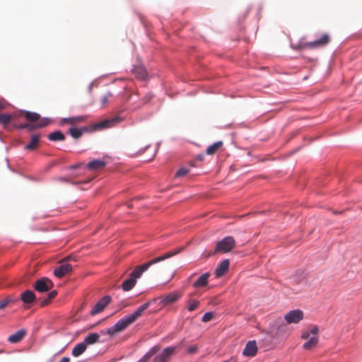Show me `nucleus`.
I'll use <instances>...</instances> for the list:
<instances>
[{
    "label": "nucleus",
    "instance_id": "1",
    "mask_svg": "<svg viewBox=\"0 0 362 362\" xmlns=\"http://www.w3.org/2000/svg\"><path fill=\"white\" fill-rule=\"evenodd\" d=\"M183 250L182 247L175 249L172 251L168 252L158 257H156L149 262L142 264L136 266L134 269L131 272L129 277L123 281L122 284V288L124 291H129L134 288L136 285V279L140 278L143 273L146 272L151 265L158 263L161 261L167 259L178 253Z\"/></svg>",
    "mask_w": 362,
    "mask_h": 362
},
{
    "label": "nucleus",
    "instance_id": "2",
    "mask_svg": "<svg viewBox=\"0 0 362 362\" xmlns=\"http://www.w3.org/2000/svg\"><path fill=\"white\" fill-rule=\"evenodd\" d=\"M150 304V302H147L143 304L139 307L134 313L119 320L114 326L107 329V334L110 336H113L115 334L125 329L129 325L134 323L139 317L142 315L143 313L149 307Z\"/></svg>",
    "mask_w": 362,
    "mask_h": 362
},
{
    "label": "nucleus",
    "instance_id": "3",
    "mask_svg": "<svg viewBox=\"0 0 362 362\" xmlns=\"http://www.w3.org/2000/svg\"><path fill=\"white\" fill-rule=\"evenodd\" d=\"M287 331V324L284 323L282 320L278 319L270 325L269 333L272 337L279 339L286 335Z\"/></svg>",
    "mask_w": 362,
    "mask_h": 362
},
{
    "label": "nucleus",
    "instance_id": "4",
    "mask_svg": "<svg viewBox=\"0 0 362 362\" xmlns=\"http://www.w3.org/2000/svg\"><path fill=\"white\" fill-rule=\"evenodd\" d=\"M235 246V240L232 236H227L218 242L214 252L215 253H227Z\"/></svg>",
    "mask_w": 362,
    "mask_h": 362
},
{
    "label": "nucleus",
    "instance_id": "5",
    "mask_svg": "<svg viewBox=\"0 0 362 362\" xmlns=\"http://www.w3.org/2000/svg\"><path fill=\"white\" fill-rule=\"evenodd\" d=\"M330 42V36L328 33L322 35L318 39L308 42L305 44V47L310 49H317L324 47Z\"/></svg>",
    "mask_w": 362,
    "mask_h": 362
},
{
    "label": "nucleus",
    "instance_id": "6",
    "mask_svg": "<svg viewBox=\"0 0 362 362\" xmlns=\"http://www.w3.org/2000/svg\"><path fill=\"white\" fill-rule=\"evenodd\" d=\"M304 317L303 312L300 309H296L288 312L284 315V320L286 324H298Z\"/></svg>",
    "mask_w": 362,
    "mask_h": 362
},
{
    "label": "nucleus",
    "instance_id": "7",
    "mask_svg": "<svg viewBox=\"0 0 362 362\" xmlns=\"http://www.w3.org/2000/svg\"><path fill=\"white\" fill-rule=\"evenodd\" d=\"M70 259L71 257H69L62 261L61 265L56 268L54 271V274L55 276L57 278H62L66 274L71 272L73 267L71 264L68 262V260Z\"/></svg>",
    "mask_w": 362,
    "mask_h": 362
},
{
    "label": "nucleus",
    "instance_id": "8",
    "mask_svg": "<svg viewBox=\"0 0 362 362\" xmlns=\"http://www.w3.org/2000/svg\"><path fill=\"white\" fill-rule=\"evenodd\" d=\"M54 286L52 281L46 277H42L38 279L35 285L34 288L37 291L39 292H47L52 289Z\"/></svg>",
    "mask_w": 362,
    "mask_h": 362
},
{
    "label": "nucleus",
    "instance_id": "9",
    "mask_svg": "<svg viewBox=\"0 0 362 362\" xmlns=\"http://www.w3.org/2000/svg\"><path fill=\"white\" fill-rule=\"evenodd\" d=\"M181 298V293L178 292H171L165 296H160V304L162 307H166L169 305H172L180 300Z\"/></svg>",
    "mask_w": 362,
    "mask_h": 362
},
{
    "label": "nucleus",
    "instance_id": "10",
    "mask_svg": "<svg viewBox=\"0 0 362 362\" xmlns=\"http://www.w3.org/2000/svg\"><path fill=\"white\" fill-rule=\"evenodd\" d=\"M111 297L110 296H105L103 297L92 308L90 312L91 315H95L102 312L104 308L110 303Z\"/></svg>",
    "mask_w": 362,
    "mask_h": 362
},
{
    "label": "nucleus",
    "instance_id": "11",
    "mask_svg": "<svg viewBox=\"0 0 362 362\" xmlns=\"http://www.w3.org/2000/svg\"><path fill=\"white\" fill-rule=\"evenodd\" d=\"M175 347L169 346L163 349L162 353L158 354L153 359L154 362H168L170 356L175 353Z\"/></svg>",
    "mask_w": 362,
    "mask_h": 362
},
{
    "label": "nucleus",
    "instance_id": "12",
    "mask_svg": "<svg viewBox=\"0 0 362 362\" xmlns=\"http://www.w3.org/2000/svg\"><path fill=\"white\" fill-rule=\"evenodd\" d=\"M120 121L119 117H114L110 119H107L103 121L99 122L94 124L93 127L95 129H101L110 128L115 126L117 123Z\"/></svg>",
    "mask_w": 362,
    "mask_h": 362
},
{
    "label": "nucleus",
    "instance_id": "13",
    "mask_svg": "<svg viewBox=\"0 0 362 362\" xmlns=\"http://www.w3.org/2000/svg\"><path fill=\"white\" fill-rule=\"evenodd\" d=\"M257 352V346L256 341H249L246 345L245 349L243 351V354L245 356L252 357L256 355Z\"/></svg>",
    "mask_w": 362,
    "mask_h": 362
},
{
    "label": "nucleus",
    "instance_id": "14",
    "mask_svg": "<svg viewBox=\"0 0 362 362\" xmlns=\"http://www.w3.org/2000/svg\"><path fill=\"white\" fill-rule=\"evenodd\" d=\"M230 265L229 259H224L218 264L215 270V274L217 277L223 276L228 270Z\"/></svg>",
    "mask_w": 362,
    "mask_h": 362
},
{
    "label": "nucleus",
    "instance_id": "15",
    "mask_svg": "<svg viewBox=\"0 0 362 362\" xmlns=\"http://www.w3.org/2000/svg\"><path fill=\"white\" fill-rule=\"evenodd\" d=\"M49 124V119L47 118L42 119L36 124H23L19 126V128L28 129V130H33L37 128H42L47 126Z\"/></svg>",
    "mask_w": 362,
    "mask_h": 362
},
{
    "label": "nucleus",
    "instance_id": "16",
    "mask_svg": "<svg viewBox=\"0 0 362 362\" xmlns=\"http://www.w3.org/2000/svg\"><path fill=\"white\" fill-rule=\"evenodd\" d=\"M25 334L26 332L25 329H19L14 334L10 335L8 338V341L12 344L18 343L23 339Z\"/></svg>",
    "mask_w": 362,
    "mask_h": 362
},
{
    "label": "nucleus",
    "instance_id": "17",
    "mask_svg": "<svg viewBox=\"0 0 362 362\" xmlns=\"http://www.w3.org/2000/svg\"><path fill=\"white\" fill-rule=\"evenodd\" d=\"M86 119V116H77L69 118H63L60 123L61 124H69L71 125H75L76 124L83 122Z\"/></svg>",
    "mask_w": 362,
    "mask_h": 362
},
{
    "label": "nucleus",
    "instance_id": "18",
    "mask_svg": "<svg viewBox=\"0 0 362 362\" xmlns=\"http://www.w3.org/2000/svg\"><path fill=\"white\" fill-rule=\"evenodd\" d=\"M209 276L210 274L208 272L203 274L196 281L194 282L193 287L198 288L206 286L208 284V279Z\"/></svg>",
    "mask_w": 362,
    "mask_h": 362
},
{
    "label": "nucleus",
    "instance_id": "19",
    "mask_svg": "<svg viewBox=\"0 0 362 362\" xmlns=\"http://www.w3.org/2000/svg\"><path fill=\"white\" fill-rule=\"evenodd\" d=\"M106 163L103 160H93L87 164L90 170H99L105 168Z\"/></svg>",
    "mask_w": 362,
    "mask_h": 362
},
{
    "label": "nucleus",
    "instance_id": "20",
    "mask_svg": "<svg viewBox=\"0 0 362 362\" xmlns=\"http://www.w3.org/2000/svg\"><path fill=\"white\" fill-rule=\"evenodd\" d=\"M21 299L24 303H31L35 300V295L33 291L27 290L21 293Z\"/></svg>",
    "mask_w": 362,
    "mask_h": 362
},
{
    "label": "nucleus",
    "instance_id": "21",
    "mask_svg": "<svg viewBox=\"0 0 362 362\" xmlns=\"http://www.w3.org/2000/svg\"><path fill=\"white\" fill-rule=\"evenodd\" d=\"M132 72L139 79L144 80L146 78V70L143 66H136L133 68Z\"/></svg>",
    "mask_w": 362,
    "mask_h": 362
},
{
    "label": "nucleus",
    "instance_id": "22",
    "mask_svg": "<svg viewBox=\"0 0 362 362\" xmlns=\"http://www.w3.org/2000/svg\"><path fill=\"white\" fill-rule=\"evenodd\" d=\"M39 140L40 136L38 134H33L30 141L25 146V148L29 151L36 149L38 146Z\"/></svg>",
    "mask_w": 362,
    "mask_h": 362
},
{
    "label": "nucleus",
    "instance_id": "23",
    "mask_svg": "<svg viewBox=\"0 0 362 362\" xmlns=\"http://www.w3.org/2000/svg\"><path fill=\"white\" fill-rule=\"evenodd\" d=\"M319 329L316 325H310L307 330L303 332L301 338L303 339H308L310 334L317 335L318 334Z\"/></svg>",
    "mask_w": 362,
    "mask_h": 362
},
{
    "label": "nucleus",
    "instance_id": "24",
    "mask_svg": "<svg viewBox=\"0 0 362 362\" xmlns=\"http://www.w3.org/2000/svg\"><path fill=\"white\" fill-rule=\"evenodd\" d=\"M319 339L317 337V335H313V337H310L308 341L305 342L303 345V347L305 350H310L318 344Z\"/></svg>",
    "mask_w": 362,
    "mask_h": 362
},
{
    "label": "nucleus",
    "instance_id": "25",
    "mask_svg": "<svg viewBox=\"0 0 362 362\" xmlns=\"http://www.w3.org/2000/svg\"><path fill=\"white\" fill-rule=\"evenodd\" d=\"M87 130L86 128H76L71 127L69 129V133L70 135L75 139H78L81 138L83 135V133Z\"/></svg>",
    "mask_w": 362,
    "mask_h": 362
},
{
    "label": "nucleus",
    "instance_id": "26",
    "mask_svg": "<svg viewBox=\"0 0 362 362\" xmlns=\"http://www.w3.org/2000/svg\"><path fill=\"white\" fill-rule=\"evenodd\" d=\"M87 346L85 343L81 342L76 344L72 349V355L75 357H78L81 355L86 350Z\"/></svg>",
    "mask_w": 362,
    "mask_h": 362
},
{
    "label": "nucleus",
    "instance_id": "27",
    "mask_svg": "<svg viewBox=\"0 0 362 362\" xmlns=\"http://www.w3.org/2000/svg\"><path fill=\"white\" fill-rule=\"evenodd\" d=\"M159 348L158 346L152 347L141 358H140L137 362H148L149 359L154 356L158 351Z\"/></svg>",
    "mask_w": 362,
    "mask_h": 362
},
{
    "label": "nucleus",
    "instance_id": "28",
    "mask_svg": "<svg viewBox=\"0 0 362 362\" xmlns=\"http://www.w3.org/2000/svg\"><path fill=\"white\" fill-rule=\"evenodd\" d=\"M223 146V142L221 141H216L213 144L210 145L206 149V153L208 155H214L216 153V151L221 148Z\"/></svg>",
    "mask_w": 362,
    "mask_h": 362
},
{
    "label": "nucleus",
    "instance_id": "29",
    "mask_svg": "<svg viewBox=\"0 0 362 362\" xmlns=\"http://www.w3.org/2000/svg\"><path fill=\"white\" fill-rule=\"evenodd\" d=\"M48 139L52 141H64L65 136L61 131H56L49 134Z\"/></svg>",
    "mask_w": 362,
    "mask_h": 362
},
{
    "label": "nucleus",
    "instance_id": "30",
    "mask_svg": "<svg viewBox=\"0 0 362 362\" xmlns=\"http://www.w3.org/2000/svg\"><path fill=\"white\" fill-rule=\"evenodd\" d=\"M99 338L100 336L98 334L91 333L84 339L83 343H85L86 346H87L88 344H93L98 342Z\"/></svg>",
    "mask_w": 362,
    "mask_h": 362
},
{
    "label": "nucleus",
    "instance_id": "31",
    "mask_svg": "<svg viewBox=\"0 0 362 362\" xmlns=\"http://www.w3.org/2000/svg\"><path fill=\"white\" fill-rule=\"evenodd\" d=\"M112 97V93L110 91L105 93L100 97V103L101 107H105L109 103L110 99Z\"/></svg>",
    "mask_w": 362,
    "mask_h": 362
},
{
    "label": "nucleus",
    "instance_id": "32",
    "mask_svg": "<svg viewBox=\"0 0 362 362\" xmlns=\"http://www.w3.org/2000/svg\"><path fill=\"white\" fill-rule=\"evenodd\" d=\"M24 116L25 119L30 122H36L40 117V115L38 113L29 111L25 112Z\"/></svg>",
    "mask_w": 362,
    "mask_h": 362
},
{
    "label": "nucleus",
    "instance_id": "33",
    "mask_svg": "<svg viewBox=\"0 0 362 362\" xmlns=\"http://www.w3.org/2000/svg\"><path fill=\"white\" fill-rule=\"evenodd\" d=\"M199 305V301L195 299H189L187 301V309L192 312L195 310Z\"/></svg>",
    "mask_w": 362,
    "mask_h": 362
},
{
    "label": "nucleus",
    "instance_id": "34",
    "mask_svg": "<svg viewBox=\"0 0 362 362\" xmlns=\"http://www.w3.org/2000/svg\"><path fill=\"white\" fill-rule=\"evenodd\" d=\"M57 295V291L55 290H53L52 291H50L48 295H47V297L46 298H45L42 302H41V305L42 306H45V305H47L49 303V302L51 301V300H52L53 298H54Z\"/></svg>",
    "mask_w": 362,
    "mask_h": 362
},
{
    "label": "nucleus",
    "instance_id": "35",
    "mask_svg": "<svg viewBox=\"0 0 362 362\" xmlns=\"http://www.w3.org/2000/svg\"><path fill=\"white\" fill-rule=\"evenodd\" d=\"M11 118L9 114H0V123L6 126L11 121Z\"/></svg>",
    "mask_w": 362,
    "mask_h": 362
},
{
    "label": "nucleus",
    "instance_id": "36",
    "mask_svg": "<svg viewBox=\"0 0 362 362\" xmlns=\"http://www.w3.org/2000/svg\"><path fill=\"white\" fill-rule=\"evenodd\" d=\"M12 301V299L9 297L0 300V310L6 308Z\"/></svg>",
    "mask_w": 362,
    "mask_h": 362
},
{
    "label": "nucleus",
    "instance_id": "37",
    "mask_svg": "<svg viewBox=\"0 0 362 362\" xmlns=\"http://www.w3.org/2000/svg\"><path fill=\"white\" fill-rule=\"evenodd\" d=\"M189 172V170L185 168H180L176 173L177 177H182L187 175Z\"/></svg>",
    "mask_w": 362,
    "mask_h": 362
},
{
    "label": "nucleus",
    "instance_id": "38",
    "mask_svg": "<svg viewBox=\"0 0 362 362\" xmlns=\"http://www.w3.org/2000/svg\"><path fill=\"white\" fill-rule=\"evenodd\" d=\"M213 316L212 313H206L202 317V321L205 322H209L213 318Z\"/></svg>",
    "mask_w": 362,
    "mask_h": 362
},
{
    "label": "nucleus",
    "instance_id": "39",
    "mask_svg": "<svg viewBox=\"0 0 362 362\" xmlns=\"http://www.w3.org/2000/svg\"><path fill=\"white\" fill-rule=\"evenodd\" d=\"M8 103L4 99H0V111L6 108Z\"/></svg>",
    "mask_w": 362,
    "mask_h": 362
},
{
    "label": "nucleus",
    "instance_id": "40",
    "mask_svg": "<svg viewBox=\"0 0 362 362\" xmlns=\"http://www.w3.org/2000/svg\"><path fill=\"white\" fill-rule=\"evenodd\" d=\"M187 351H188V353L189 354H194L197 352V347L196 346H189L188 349H187Z\"/></svg>",
    "mask_w": 362,
    "mask_h": 362
},
{
    "label": "nucleus",
    "instance_id": "41",
    "mask_svg": "<svg viewBox=\"0 0 362 362\" xmlns=\"http://www.w3.org/2000/svg\"><path fill=\"white\" fill-rule=\"evenodd\" d=\"M70 359L67 357L62 358L59 362H69Z\"/></svg>",
    "mask_w": 362,
    "mask_h": 362
},
{
    "label": "nucleus",
    "instance_id": "42",
    "mask_svg": "<svg viewBox=\"0 0 362 362\" xmlns=\"http://www.w3.org/2000/svg\"><path fill=\"white\" fill-rule=\"evenodd\" d=\"M59 180L60 181H64V182H70V181H69L68 179L64 178V177H60Z\"/></svg>",
    "mask_w": 362,
    "mask_h": 362
},
{
    "label": "nucleus",
    "instance_id": "43",
    "mask_svg": "<svg viewBox=\"0 0 362 362\" xmlns=\"http://www.w3.org/2000/svg\"><path fill=\"white\" fill-rule=\"evenodd\" d=\"M235 362V358H231L230 360H228V361H224L223 362Z\"/></svg>",
    "mask_w": 362,
    "mask_h": 362
}]
</instances>
